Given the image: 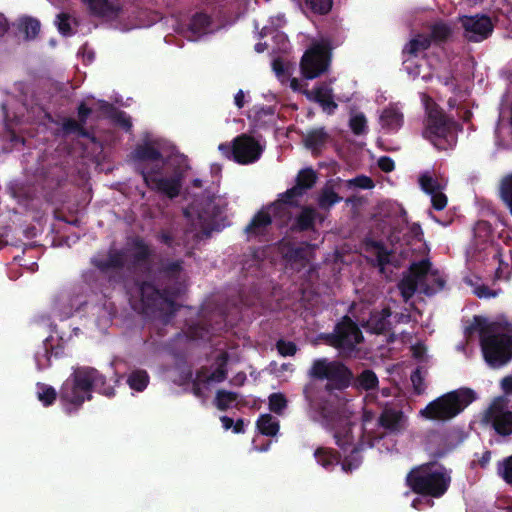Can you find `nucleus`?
<instances>
[{
	"label": "nucleus",
	"mask_w": 512,
	"mask_h": 512,
	"mask_svg": "<svg viewBox=\"0 0 512 512\" xmlns=\"http://www.w3.org/2000/svg\"><path fill=\"white\" fill-rule=\"evenodd\" d=\"M182 264V260H176L161 265L159 274L173 281L172 285L166 286L163 289L157 288L150 281H135L143 309L146 313H159L166 318V321L175 316L180 308L176 299L182 293V285L178 281L183 269Z\"/></svg>",
	"instance_id": "f257e3e1"
},
{
	"label": "nucleus",
	"mask_w": 512,
	"mask_h": 512,
	"mask_svg": "<svg viewBox=\"0 0 512 512\" xmlns=\"http://www.w3.org/2000/svg\"><path fill=\"white\" fill-rule=\"evenodd\" d=\"M95 390L105 396L114 395V388L107 384L106 378L92 367H78L64 381L59 391V399L66 414L76 412L85 402L92 399Z\"/></svg>",
	"instance_id": "f03ea898"
},
{
	"label": "nucleus",
	"mask_w": 512,
	"mask_h": 512,
	"mask_svg": "<svg viewBox=\"0 0 512 512\" xmlns=\"http://www.w3.org/2000/svg\"><path fill=\"white\" fill-rule=\"evenodd\" d=\"M304 398L312 412L322 425L333 433L336 445L346 451L354 443L353 423L343 416L337 407L326 399L324 393L313 382L303 388Z\"/></svg>",
	"instance_id": "7ed1b4c3"
},
{
	"label": "nucleus",
	"mask_w": 512,
	"mask_h": 512,
	"mask_svg": "<svg viewBox=\"0 0 512 512\" xmlns=\"http://www.w3.org/2000/svg\"><path fill=\"white\" fill-rule=\"evenodd\" d=\"M466 332H478L483 358L489 366L499 368L512 360V333L505 332L500 323L474 316Z\"/></svg>",
	"instance_id": "20e7f679"
},
{
	"label": "nucleus",
	"mask_w": 512,
	"mask_h": 512,
	"mask_svg": "<svg viewBox=\"0 0 512 512\" xmlns=\"http://www.w3.org/2000/svg\"><path fill=\"white\" fill-rule=\"evenodd\" d=\"M451 481V470L437 461L414 466L405 477V484L413 493L436 499L446 494Z\"/></svg>",
	"instance_id": "39448f33"
},
{
	"label": "nucleus",
	"mask_w": 512,
	"mask_h": 512,
	"mask_svg": "<svg viewBox=\"0 0 512 512\" xmlns=\"http://www.w3.org/2000/svg\"><path fill=\"white\" fill-rule=\"evenodd\" d=\"M462 126L431 99L426 103L423 138L430 141L438 150L453 147L457 142L456 132Z\"/></svg>",
	"instance_id": "423d86ee"
},
{
	"label": "nucleus",
	"mask_w": 512,
	"mask_h": 512,
	"mask_svg": "<svg viewBox=\"0 0 512 512\" xmlns=\"http://www.w3.org/2000/svg\"><path fill=\"white\" fill-rule=\"evenodd\" d=\"M476 399L475 392L470 388L450 391L429 402L420 415L432 421H448L460 414Z\"/></svg>",
	"instance_id": "0eeeda50"
},
{
	"label": "nucleus",
	"mask_w": 512,
	"mask_h": 512,
	"mask_svg": "<svg viewBox=\"0 0 512 512\" xmlns=\"http://www.w3.org/2000/svg\"><path fill=\"white\" fill-rule=\"evenodd\" d=\"M309 375L317 380H327L325 390H322L314 383L323 393L326 399V393L334 390L343 391L352 385L354 375L352 370L341 361H329L326 358L314 360Z\"/></svg>",
	"instance_id": "6e6552de"
},
{
	"label": "nucleus",
	"mask_w": 512,
	"mask_h": 512,
	"mask_svg": "<svg viewBox=\"0 0 512 512\" xmlns=\"http://www.w3.org/2000/svg\"><path fill=\"white\" fill-rule=\"evenodd\" d=\"M322 339L327 345L337 349L340 354L351 355L364 338L358 325L345 315L336 323L333 332L323 334Z\"/></svg>",
	"instance_id": "1a4fd4ad"
},
{
	"label": "nucleus",
	"mask_w": 512,
	"mask_h": 512,
	"mask_svg": "<svg viewBox=\"0 0 512 512\" xmlns=\"http://www.w3.org/2000/svg\"><path fill=\"white\" fill-rule=\"evenodd\" d=\"M218 149L224 157L242 165L256 162L263 152L259 142L247 134L238 135L231 143L219 144Z\"/></svg>",
	"instance_id": "9d476101"
},
{
	"label": "nucleus",
	"mask_w": 512,
	"mask_h": 512,
	"mask_svg": "<svg viewBox=\"0 0 512 512\" xmlns=\"http://www.w3.org/2000/svg\"><path fill=\"white\" fill-rule=\"evenodd\" d=\"M332 47L328 41L313 44L303 54L300 69L304 78L315 79L325 73L330 65Z\"/></svg>",
	"instance_id": "9b49d317"
},
{
	"label": "nucleus",
	"mask_w": 512,
	"mask_h": 512,
	"mask_svg": "<svg viewBox=\"0 0 512 512\" xmlns=\"http://www.w3.org/2000/svg\"><path fill=\"white\" fill-rule=\"evenodd\" d=\"M482 422L490 425L499 435L512 434V411L508 409V402L502 397L495 398L485 410Z\"/></svg>",
	"instance_id": "f8f14e48"
},
{
	"label": "nucleus",
	"mask_w": 512,
	"mask_h": 512,
	"mask_svg": "<svg viewBox=\"0 0 512 512\" xmlns=\"http://www.w3.org/2000/svg\"><path fill=\"white\" fill-rule=\"evenodd\" d=\"M460 23L465 31V38L469 42H481L492 34L494 25L491 18L485 14L460 17Z\"/></svg>",
	"instance_id": "ddd939ff"
},
{
	"label": "nucleus",
	"mask_w": 512,
	"mask_h": 512,
	"mask_svg": "<svg viewBox=\"0 0 512 512\" xmlns=\"http://www.w3.org/2000/svg\"><path fill=\"white\" fill-rule=\"evenodd\" d=\"M182 178L183 174L178 171L174 172L169 178H152L146 173L144 175V183L150 190L164 194L170 199H174L178 197L181 192Z\"/></svg>",
	"instance_id": "4468645a"
},
{
	"label": "nucleus",
	"mask_w": 512,
	"mask_h": 512,
	"mask_svg": "<svg viewBox=\"0 0 512 512\" xmlns=\"http://www.w3.org/2000/svg\"><path fill=\"white\" fill-rule=\"evenodd\" d=\"M131 258L127 269L129 271L148 265L154 256V249L140 236L128 240Z\"/></svg>",
	"instance_id": "2eb2a0df"
},
{
	"label": "nucleus",
	"mask_w": 512,
	"mask_h": 512,
	"mask_svg": "<svg viewBox=\"0 0 512 512\" xmlns=\"http://www.w3.org/2000/svg\"><path fill=\"white\" fill-rule=\"evenodd\" d=\"M216 208V205L209 202L206 208L198 210L196 225L199 226L200 229L193 235L196 242L210 238L213 231L219 230V225L216 221Z\"/></svg>",
	"instance_id": "dca6fc26"
},
{
	"label": "nucleus",
	"mask_w": 512,
	"mask_h": 512,
	"mask_svg": "<svg viewBox=\"0 0 512 512\" xmlns=\"http://www.w3.org/2000/svg\"><path fill=\"white\" fill-rule=\"evenodd\" d=\"M91 264L102 274L123 270L126 266V252L124 249H110L106 258L93 257Z\"/></svg>",
	"instance_id": "f3484780"
},
{
	"label": "nucleus",
	"mask_w": 512,
	"mask_h": 512,
	"mask_svg": "<svg viewBox=\"0 0 512 512\" xmlns=\"http://www.w3.org/2000/svg\"><path fill=\"white\" fill-rule=\"evenodd\" d=\"M362 245L366 253L375 257L374 260H371L373 266L378 267L379 272L383 273L386 265L390 264L391 262L390 257L393 253L392 250H388L383 241L374 240L369 237H366L363 240Z\"/></svg>",
	"instance_id": "a211bd4d"
},
{
	"label": "nucleus",
	"mask_w": 512,
	"mask_h": 512,
	"mask_svg": "<svg viewBox=\"0 0 512 512\" xmlns=\"http://www.w3.org/2000/svg\"><path fill=\"white\" fill-rule=\"evenodd\" d=\"M404 413L393 407L386 406L378 417V425L391 434H398L405 428Z\"/></svg>",
	"instance_id": "6ab92c4d"
},
{
	"label": "nucleus",
	"mask_w": 512,
	"mask_h": 512,
	"mask_svg": "<svg viewBox=\"0 0 512 512\" xmlns=\"http://www.w3.org/2000/svg\"><path fill=\"white\" fill-rule=\"evenodd\" d=\"M92 16L106 19H115L121 12L117 0H83Z\"/></svg>",
	"instance_id": "aec40b11"
},
{
	"label": "nucleus",
	"mask_w": 512,
	"mask_h": 512,
	"mask_svg": "<svg viewBox=\"0 0 512 512\" xmlns=\"http://www.w3.org/2000/svg\"><path fill=\"white\" fill-rule=\"evenodd\" d=\"M305 94L309 100L318 103L329 115L338 108V104L334 101L333 90L326 84L318 85L312 91H306Z\"/></svg>",
	"instance_id": "412c9836"
},
{
	"label": "nucleus",
	"mask_w": 512,
	"mask_h": 512,
	"mask_svg": "<svg viewBox=\"0 0 512 512\" xmlns=\"http://www.w3.org/2000/svg\"><path fill=\"white\" fill-rule=\"evenodd\" d=\"M319 213L311 206H303L300 213L295 217L290 226L293 233L315 231V222Z\"/></svg>",
	"instance_id": "4be33fe9"
},
{
	"label": "nucleus",
	"mask_w": 512,
	"mask_h": 512,
	"mask_svg": "<svg viewBox=\"0 0 512 512\" xmlns=\"http://www.w3.org/2000/svg\"><path fill=\"white\" fill-rule=\"evenodd\" d=\"M329 140L330 135L325 128L319 127L309 130L303 139V143L313 156H319Z\"/></svg>",
	"instance_id": "5701e85b"
},
{
	"label": "nucleus",
	"mask_w": 512,
	"mask_h": 512,
	"mask_svg": "<svg viewBox=\"0 0 512 512\" xmlns=\"http://www.w3.org/2000/svg\"><path fill=\"white\" fill-rule=\"evenodd\" d=\"M271 224V215L268 211L261 209L253 216L250 223L245 227L244 232L248 236L264 235Z\"/></svg>",
	"instance_id": "b1692460"
},
{
	"label": "nucleus",
	"mask_w": 512,
	"mask_h": 512,
	"mask_svg": "<svg viewBox=\"0 0 512 512\" xmlns=\"http://www.w3.org/2000/svg\"><path fill=\"white\" fill-rule=\"evenodd\" d=\"M132 159L136 164H146V162H159L163 159L162 153L151 143L139 144L132 152Z\"/></svg>",
	"instance_id": "393cba45"
},
{
	"label": "nucleus",
	"mask_w": 512,
	"mask_h": 512,
	"mask_svg": "<svg viewBox=\"0 0 512 512\" xmlns=\"http://www.w3.org/2000/svg\"><path fill=\"white\" fill-rule=\"evenodd\" d=\"M390 316V308H383L381 311L373 312L367 320L366 326L375 334H383L390 329Z\"/></svg>",
	"instance_id": "a878e982"
},
{
	"label": "nucleus",
	"mask_w": 512,
	"mask_h": 512,
	"mask_svg": "<svg viewBox=\"0 0 512 512\" xmlns=\"http://www.w3.org/2000/svg\"><path fill=\"white\" fill-rule=\"evenodd\" d=\"M314 458L320 466L330 471L340 463L341 455L333 448L318 447L314 451Z\"/></svg>",
	"instance_id": "bb28decb"
},
{
	"label": "nucleus",
	"mask_w": 512,
	"mask_h": 512,
	"mask_svg": "<svg viewBox=\"0 0 512 512\" xmlns=\"http://www.w3.org/2000/svg\"><path fill=\"white\" fill-rule=\"evenodd\" d=\"M404 117L396 107L389 106L382 111L380 124L383 129L397 131L403 125Z\"/></svg>",
	"instance_id": "cd10ccee"
},
{
	"label": "nucleus",
	"mask_w": 512,
	"mask_h": 512,
	"mask_svg": "<svg viewBox=\"0 0 512 512\" xmlns=\"http://www.w3.org/2000/svg\"><path fill=\"white\" fill-rule=\"evenodd\" d=\"M212 18L204 12H196L190 19L189 31L194 36H202L211 31Z\"/></svg>",
	"instance_id": "c85d7f7f"
},
{
	"label": "nucleus",
	"mask_w": 512,
	"mask_h": 512,
	"mask_svg": "<svg viewBox=\"0 0 512 512\" xmlns=\"http://www.w3.org/2000/svg\"><path fill=\"white\" fill-rule=\"evenodd\" d=\"M352 385L358 390L372 391L378 389L379 379L371 369H364L353 379Z\"/></svg>",
	"instance_id": "c756f323"
},
{
	"label": "nucleus",
	"mask_w": 512,
	"mask_h": 512,
	"mask_svg": "<svg viewBox=\"0 0 512 512\" xmlns=\"http://www.w3.org/2000/svg\"><path fill=\"white\" fill-rule=\"evenodd\" d=\"M100 110L105 114L114 113L113 119L117 125L123 128L125 131H130L132 128V121L130 116L127 115L125 111L118 110L116 111L114 106L106 101H100Z\"/></svg>",
	"instance_id": "7c9ffc66"
},
{
	"label": "nucleus",
	"mask_w": 512,
	"mask_h": 512,
	"mask_svg": "<svg viewBox=\"0 0 512 512\" xmlns=\"http://www.w3.org/2000/svg\"><path fill=\"white\" fill-rule=\"evenodd\" d=\"M228 362H229V354L226 351H222L215 358L216 369L210 373L209 377L206 380H210L211 382L221 383L226 380L228 375Z\"/></svg>",
	"instance_id": "2f4dec72"
},
{
	"label": "nucleus",
	"mask_w": 512,
	"mask_h": 512,
	"mask_svg": "<svg viewBox=\"0 0 512 512\" xmlns=\"http://www.w3.org/2000/svg\"><path fill=\"white\" fill-rule=\"evenodd\" d=\"M431 46V38L425 34H418L403 48V54L416 57L420 52Z\"/></svg>",
	"instance_id": "473e14b6"
},
{
	"label": "nucleus",
	"mask_w": 512,
	"mask_h": 512,
	"mask_svg": "<svg viewBox=\"0 0 512 512\" xmlns=\"http://www.w3.org/2000/svg\"><path fill=\"white\" fill-rule=\"evenodd\" d=\"M312 247L308 242H302L298 246H291L287 249L285 257L291 262L304 265L309 261L308 256Z\"/></svg>",
	"instance_id": "72a5a7b5"
},
{
	"label": "nucleus",
	"mask_w": 512,
	"mask_h": 512,
	"mask_svg": "<svg viewBox=\"0 0 512 512\" xmlns=\"http://www.w3.org/2000/svg\"><path fill=\"white\" fill-rule=\"evenodd\" d=\"M256 426L262 435L269 437L275 436L280 428L279 421L268 413L259 416Z\"/></svg>",
	"instance_id": "f704fd0d"
},
{
	"label": "nucleus",
	"mask_w": 512,
	"mask_h": 512,
	"mask_svg": "<svg viewBox=\"0 0 512 512\" xmlns=\"http://www.w3.org/2000/svg\"><path fill=\"white\" fill-rule=\"evenodd\" d=\"M363 450V442H359L353 447L351 453L341 462V468L344 472L351 473L361 465L362 457L360 456V452Z\"/></svg>",
	"instance_id": "c9c22d12"
},
{
	"label": "nucleus",
	"mask_w": 512,
	"mask_h": 512,
	"mask_svg": "<svg viewBox=\"0 0 512 512\" xmlns=\"http://www.w3.org/2000/svg\"><path fill=\"white\" fill-rule=\"evenodd\" d=\"M238 397L239 394L237 392L219 389L216 392L214 405L218 410L226 411L234 405V403L238 400Z\"/></svg>",
	"instance_id": "e433bc0d"
},
{
	"label": "nucleus",
	"mask_w": 512,
	"mask_h": 512,
	"mask_svg": "<svg viewBox=\"0 0 512 512\" xmlns=\"http://www.w3.org/2000/svg\"><path fill=\"white\" fill-rule=\"evenodd\" d=\"M451 35V27L447 23L439 21L431 25L430 34L428 36L431 38V43H444L451 37Z\"/></svg>",
	"instance_id": "4c0bfd02"
},
{
	"label": "nucleus",
	"mask_w": 512,
	"mask_h": 512,
	"mask_svg": "<svg viewBox=\"0 0 512 512\" xmlns=\"http://www.w3.org/2000/svg\"><path fill=\"white\" fill-rule=\"evenodd\" d=\"M18 30L25 35V39L36 38L40 32V22L33 17H23L19 19Z\"/></svg>",
	"instance_id": "58836bf2"
},
{
	"label": "nucleus",
	"mask_w": 512,
	"mask_h": 512,
	"mask_svg": "<svg viewBox=\"0 0 512 512\" xmlns=\"http://www.w3.org/2000/svg\"><path fill=\"white\" fill-rule=\"evenodd\" d=\"M342 201L339 196L331 187H324L318 197V206L322 210L329 211L335 204Z\"/></svg>",
	"instance_id": "ea45409f"
},
{
	"label": "nucleus",
	"mask_w": 512,
	"mask_h": 512,
	"mask_svg": "<svg viewBox=\"0 0 512 512\" xmlns=\"http://www.w3.org/2000/svg\"><path fill=\"white\" fill-rule=\"evenodd\" d=\"M316 181V172L312 168H304L298 172L295 185L306 193L307 190L315 185Z\"/></svg>",
	"instance_id": "a19ab883"
},
{
	"label": "nucleus",
	"mask_w": 512,
	"mask_h": 512,
	"mask_svg": "<svg viewBox=\"0 0 512 512\" xmlns=\"http://www.w3.org/2000/svg\"><path fill=\"white\" fill-rule=\"evenodd\" d=\"M127 383L131 389L142 392L149 383V375L145 370H134L128 376Z\"/></svg>",
	"instance_id": "79ce46f5"
},
{
	"label": "nucleus",
	"mask_w": 512,
	"mask_h": 512,
	"mask_svg": "<svg viewBox=\"0 0 512 512\" xmlns=\"http://www.w3.org/2000/svg\"><path fill=\"white\" fill-rule=\"evenodd\" d=\"M431 262L429 259H422L417 262H413L409 267V275L415 277L419 283L425 280L426 276L430 272Z\"/></svg>",
	"instance_id": "37998d69"
},
{
	"label": "nucleus",
	"mask_w": 512,
	"mask_h": 512,
	"mask_svg": "<svg viewBox=\"0 0 512 512\" xmlns=\"http://www.w3.org/2000/svg\"><path fill=\"white\" fill-rule=\"evenodd\" d=\"M37 399L45 406H51L57 399V392L54 387L38 383Z\"/></svg>",
	"instance_id": "c03bdc74"
},
{
	"label": "nucleus",
	"mask_w": 512,
	"mask_h": 512,
	"mask_svg": "<svg viewBox=\"0 0 512 512\" xmlns=\"http://www.w3.org/2000/svg\"><path fill=\"white\" fill-rule=\"evenodd\" d=\"M419 282L415 280V277H411L409 274L404 275L398 284L399 290L402 297L405 300L410 299L417 291Z\"/></svg>",
	"instance_id": "a18cd8bd"
},
{
	"label": "nucleus",
	"mask_w": 512,
	"mask_h": 512,
	"mask_svg": "<svg viewBox=\"0 0 512 512\" xmlns=\"http://www.w3.org/2000/svg\"><path fill=\"white\" fill-rule=\"evenodd\" d=\"M152 165L148 166L147 164H136V172L142 176L144 179V175L151 176L152 178H160L159 176L163 173L164 162L161 160L159 162H151Z\"/></svg>",
	"instance_id": "49530a36"
},
{
	"label": "nucleus",
	"mask_w": 512,
	"mask_h": 512,
	"mask_svg": "<svg viewBox=\"0 0 512 512\" xmlns=\"http://www.w3.org/2000/svg\"><path fill=\"white\" fill-rule=\"evenodd\" d=\"M186 334L192 340H205L210 337L211 331L207 325L195 323L188 327Z\"/></svg>",
	"instance_id": "de8ad7c7"
},
{
	"label": "nucleus",
	"mask_w": 512,
	"mask_h": 512,
	"mask_svg": "<svg viewBox=\"0 0 512 512\" xmlns=\"http://www.w3.org/2000/svg\"><path fill=\"white\" fill-rule=\"evenodd\" d=\"M305 4L314 14L326 15L332 9L333 0H305Z\"/></svg>",
	"instance_id": "09e8293b"
},
{
	"label": "nucleus",
	"mask_w": 512,
	"mask_h": 512,
	"mask_svg": "<svg viewBox=\"0 0 512 512\" xmlns=\"http://www.w3.org/2000/svg\"><path fill=\"white\" fill-rule=\"evenodd\" d=\"M497 474L510 486H512V455L499 461Z\"/></svg>",
	"instance_id": "8fccbe9b"
},
{
	"label": "nucleus",
	"mask_w": 512,
	"mask_h": 512,
	"mask_svg": "<svg viewBox=\"0 0 512 512\" xmlns=\"http://www.w3.org/2000/svg\"><path fill=\"white\" fill-rule=\"evenodd\" d=\"M287 407V399L282 393H272L269 396L270 411L281 415Z\"/></svg>",
	"instance_id": "3c124183"
},
{
	"label": "nucleus",
	"mask_w": 512,
	"mask_h": 512,
	"mask_svg": "<svg viewBox=\"0 0 512 512\" xmlns=\"http://www.w3.org/2000/svg\"><path fill=\"white\" fill-rule=\"evenodd\" d=\"M349 126L355 135H362L367 130V120L364 114L360 113L350 118Z\"/></svg>",
	"instance_id": "603ef678"
},
{
	"label": "nucleus",
	"mask_w": 512,
	"mask_h": 512,
	"mask_svg": "<svg viewBox=\"0 0 512 512\" xmlns=\"http://www.w3.org/2000/svg\"><path fill=\"white\" fill-rule=\"evenodd\" d=\"M276 348L278 353L283 357L294 356L297 352V346L294 342L283 339L276 342Z\"/></svg>",
	"instance_id": "864d4df0"
},
{
	"label": "nucleus",
	"mask_w": 512,
	"mask_h": 512,
	"mask_svg": "<svg viewBox=\"0 0 512 512\" xmlns=\"http://www.w3.org/2000/svg\"><path fill=\"white\" fill-rule=\"evenodd\" d=\"M84 126L85 125H83L79 120H75L73 118H68L63 123V128L66 132H75L81 136L87 137L88 132Z\"/></svg>",
	"instance_id": "5fc2aeb1"
},
{
	"label": "nucleus",
	"mask_w": 512,
	"mask_h": 512,
	"mask_svg": "<svg viewBox=\"0 0 512 512\" xmlns=\"http://www.w3.org/2000/svg\"><path fill=\"white\" fill-rule=\"evenodd\" d=\"M10 189L13 197L19 200H31L33 198L31 188L24 184H14Z\"/></svg>",
	"instance_id": "6e6d98bb"
},
{
	"label": "nucleus",
	"mask_w": 512,
	"mask_h": 512,
	"mask_svg": "<svg viewBox=\"0 0 512 512\" xmlns=\"http://www.w3.org/2000/svg\"><path fill=\"white\" fill-rule=\"evenodd\" d=\"M59 32L63 36H70L73 34L71 25H70V16L67 13H60L57 15L56 21Z\"/></svg>",
	"instance_id": "4d7b16f0"
},
{
	"label": "nucleus",
	"mask_w": 512,
	"mask_h": 512,
	"mask_svg": "<svg viewBox=\"0 0 512 512\" xmlns=\"http://www.w3.org/2000/svg\"><path fill=\"white\" fill-rule=\"evenodd\" d=\"M419 183L423 191L432 195L439 190L438 182L430 175L424 174L419 178Z\"/></svg>",
	"instance_id": "13d9d810"
},
{
	"label": "nucleus",
	"mask_w": 512,
	"mask_h": 512,
	"mask_svg": "<svg viewBox=\"0 0 512 512\" xmlns=\"http://www.w3.org/2000/svg\"><path fill=\"white\" fill-rule=\"evenodd\" d=\"M305 193L296 185H294L292 188L287 189L282 195H281V201L284 204L288 205H296L295 199L302 197Z\"/></svg>",
	"instance_id": "bf43d9fd"
},
{
	"label": "nucleus",
	"mask_w": 512,
	"mask_h": 512,
	"mask_svg": "<svg viewBox=\"0 0 512 512\" xmlns=\"http://www.w3.org/2000/svg\"><path fill=\"white\" fill-rule=\"evenodd\" d=\"M305 193L296 185H294L292 188L287 189L282 195H281V201L284 204L288 205H296L295 199L302 197Z\"/></svg>",
	"instance_id": "052dcab7"
},
{
	"label": "nucleus",
	"mask_w": 512,
	"mask_h": 512,
	"mask_svg": "<svg viewBox=\"0 0 512 512\" xmlns=\"http://www.w3.org/2000/svg\"><path fill=\"white\" fill-rule=\"evenodd\" d=\"M411 381H412L415 393L418 395L422 394L425 390V386H424V378L422 377L419 369H416L411 374Z\"/></svg>",
	"instance_id": "680f3d73"
},
{
	"label": "nucleus",
	"mask_w": 512,
	"mask_h": 512,
	"mask_svg": "<svg viewBox=\"0 0 512 512\" xmlns=\"http://www.w3.org/2000/svg\"><path fill=\"white\" fill-rule=\"evenodd\" d=\"M432 207L437 210H443L447 205V196L442 192H435L431 195Z\"/></svg>",
	"instance_id": "e2e57ef3"
},
{
	"label": "nucleus",
	"mask_w": 512,
	"mask_h": 512,
	"mask_svg": "<svg viewBox=\"0 0 512 512\" xmlns=\"http://www.w3.org/2000/svg\"><path fill=\"white\" fill-rule=\"evenodd\" d=\"M350 183L361 189H372L375 185L373 180L365 175L356 176Z\"/></svg>",
	"instance_id": "0e129e2a"
},
{
	"label": "nucleus",
	"mask_w": 512,
	"mask_h": 512,
	"mask_svg": "<svg viewBox=\"0 0 512 512\" xmlns=\"http://www.w3.org/2000/svg\"><path fill=\"white\" fill-rule=\"evenodd\" d=\"M377 164L380 170L385 173L392 172L395 169L394 160L388 156H381L378 159Z\"/></svg>",
	"instance_id": "69168bd1"
},
{
	"label": "nucleus",
	"mask_w": 512,
	"mask_h": 512,
	"mask_svg": "<svg viewBox=\"0 0 512 512\" xmlns=\"http://www.w3.org/2000/svg\"><path fill=\"white\" fill-rule=\"evenodd\" d=\"M78 120L85 125L88 117L92 113V109L87 107L84 102H81L77 108Z\"/></svg>",
	"instance_id": "338daca9"
},
{
	"label": "nucleus",
	"mask_w": 512,
	"mask_h": 512,
	"mask_svg": "<svg viewBox=\"0 0 512 512\" xmlns=\"http://www.w3.org/2000/svg\"><path fill=\"white\" fill-rule=\"evenodd\" d=\"M209 369L207 366H202L200 369L196 371V377L194 381H198L202 384H209L210 380H206L209 377Z\"/></svg>",
	"instance_id": "774afa93"
}]
</instances>
